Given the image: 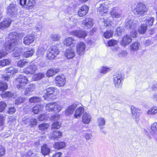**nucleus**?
<instances>
[{
    "label": "nucleus",
    "mask_w": 157,
    "mask_h": 157,
    "mask_svg": "<svg viewBox=\"0 0 157 157\" xmlns=\"http://www.w3.org/2000/svg\"><path fill=\"white\" fill-rule=\"evenodd\" d=\"M44 107L43 105L37 104L33 106L32 109V111L34 114H37L43 110Z\"/></svg>",
    "instance_id": "b1692460"
},
{
    "label": "nucleus",
    "mask_w": 157,
    "mask_h": 157,
    "mask_svg": "<svg viewBox=\"0 0 157 157\" xmlns=\"http://www.w3.org/2000/svg\"><path fill=\"white\" fill-rule=\"evenodd\" d=\"M30 82L28 78L23 75H20L13 82V84L17 88L22 89Z\"/></svg>",
    "instance_id": "f03ea898"
},
{
    "label": "nucleus",
    "mask_w": 157,
    "mask_h": 157,
    "mask_svg": "<svg viewBox=\"0 0 157 157\" xmlns=\"http://www.w3.org/2000/svg\"><path fill=\"white\" fill-rule=\"evenodd\" d=\"M35 37L33 35L29 34L25 36L23 39V43L26 45H29L33 43L34 41Z\"/></svg>",
    "instance_id": "ddd939ff"
},
{
    "label": "nucleus",
    "mask_w": 157,
    "mask_h": 157,
    "mask_svg": "<svg viewBox=\"0 0 157 157\" xmlns=\"http://www.w3.org/2000/svg\"><path fill=\"white\" fill-rule=\"evenodd\" d=\"M11 63V61L8 59H3L0 60V66L3 67L9 65Z\"/></svg>",
    "instance_id": "37998d69"
},
{
    "label": "nucleus",
    "mask_w": 157,
    "mask_h": 157,
    "mask_svg": "<svg viewBox=\"0 0 157 157\" xmlns=\"http://www.w3.org/2000/svg\"><path fill=\"white\" fill-rule=\"evenodd\" d=\"M77 106V105L75 103H73L69 105L65 110V115L68 116L72 115Z\"/></svg>",
    "instance_id": "6ab92c4d"
},
{
    "label": "nucleus",
    "mask_w": 157,
    "mask_h": 157,
    "mask_svg": "<svg viewBox=\"0 0 157 157\" xmlns=\"http://www.w3.org/2000/svg\"><path fill=\"white\" fill-rule=\"evenodd\" d=\"M54 87H50L46 89L44 91L43 97L45 100L48 99L50 96L55 91Z\"/></svg>",
    "instance_id": "dca6fc26"
},
{
    "label": "nucleus",
    "mask_w": 157,
    "mask_h": 157,
    "mask_svg": "<svg viewBox=\"0 0 157 157\" xmlns=\"http://www.w3.org/2000/svg\"><path fill=\"white\" fill-rule=\"evenodd\" d=\"M7 83L5 82L0 81V91L4 92L7 90Z\"/></svg>",
    "instance_id": "c03bdc74"
},
{
    "label": "nucleus",
    "mask_w": 157,
    "mask_h": 157,
    "mask_svg": "<svg viewBox=\"0 0 157 157\" xmlns=\"http://www.w3.org/2000/svg\"><path fill=\"white\" fill-rule=\"evenodd\" d=\"M89 10V7L87 5H84L81 6L78 10V16L79 17H83L85 16L88 14Z\"/></svg>",
    "instance_id": "1a4fd4ad"
},
{
    "label": "nucleus",
    "mask_w": 157,
    "mask_h": 157,
    "mask_svg": "<svg viewBox=\"0 0 157 157\" xmlns=\"http://www.w3.org/2000/svg\"><path fill=\"white\" fill-rule=\"evenodd\" d=\"M36 88V86L34 83H30L25 89L24 94L25 95L29 94L30 92L33 91Z\"/></svg>",
    "instance_id": "cd10ccee"
},
{
    "label": "nucleus",
    "mask_w": 157,
    "mask_h": 157,
    "mask_svg": "<svg viewBox=\"0 0 157 157\" xmlns=\"http://www.w3.org/2000/svg\"><path fill=\"white\" fill-rule=\"evenodd\" d=\"M109 70L110 69L109 68L106 67H103L101 69L100 73H101L105 74L109 72Z\"/></svg>",
    "instance_id": "e2e57ef3"
},
{
    "label": "nucleus",
    "mask_w": 157,
    "mask_h": 157,
    "mask_svg": "<svg viewBox=\"0 0 157 157\" xmlns=\"http://www.w3.org/2000/svg\"><path fill=\"white\" fill-rule=\"evenodd\" d=\"M125 26L126 29H132L136 27V23L133 21L129 19L125 22Z\"/></svg>",
    "instance_id": "a878e982"
},
{
    "label": "nucleus",
    "mask_w": 157,
    "mask_h": 157,
    "mask_svg": "<svg viewBox=\"0 0 157 157\" xmlns=\"http://www.w3.org/2000/svg\"><path fill=\"white\" fill-rule=\"evenodd\" d=\"M27 0H20V5L23 7L26 6Z\"/></svg>",
    "instance_id": "69168bd1"
},
{
    "label": "nucleus",
    "mask_w": 157,
    "mask_h": 157,
    "mask_svg": "<svg viewBox=\"0 0 157 157\" xmlns=\"http://www.w3.org/2000/svg\"><path fill=\"white\" fill-rule=\"evenodd\" d=\"M36 0H28L26 8L30 9L33 8L36 5Z\"/></svg>",
    "instance_id": "a18cd8bd"
},
{
    "label": "nucleus",
    "mask_w": 157,
    "mask_h": 157,
    "mask_svg": "<svg viewBox=\"0 0 157 157\" xmlns=\"http://www.w3.org/2000/svg\"><path fill=\"white\" fill-rule=\"evenodd\" d=\"M44 73L39 72L34 75L33 78L35 81L39 80L44 78Z\"/></svg>",
    "instance_id": "58836bf2"
},
{
    "label": "nucleus",
    "mask_w": 157,
    "mask_h": 157,
    "mask_svg": "<svg viewBox=\"0 0 157 157\" xmlns=\"http://www.w3.org/2000/svg\"><path fill=\"white\" fill-rule=\"evenodd\" d=\"M28 62L24 61L23 60H21L18 61L17 63V65L18 67H22L25 66Z\"/></svg>",
    "instance_id": "13d9d810"
},
{
    "label": "nucleus",
    "mask_w": 157,
    "mask_h": 157,
    "mask_svg": "<svg viewBox=\"0 0 157 157\" xmlns=\"http://www.w3.org/2000/svg\"><path fill=\"white\" fill-rule=\"evenodd\" d=\"M7 107V104L3 101H0V112L4 111Z\"/></svg>",
    "instance_id": "3c124183"
},
{
    "label": "nucleus",
    "mask_w": 157,
    "mask_h": 157,
    "mask_svg": "<svg viewBox=\"0 0 157 157\" xmlns=\"http://www.w3.org/2000/svg\"><path fill=\"white\" fill-rule=\"evenodd\" d=\"M34 51L33 48L29 49L28 50L24 52L23 56L25 58H28L32 56L34 53Z\"/></svg>",
    "instance_id": "473e14b6"
},
{
    "label": "nucleus",
    "mask_w": 157,
    "mask_h": 157,
    "mask_svg": "<svg viewBox=\"0 0 157 157\" xmlns=\"http://www.w3.org/2000/svg\"><path fill=\"white\" fill-rule=\"evenodd\" d=\"M10 68H6L5 70L6 71V73L10 74V75H12L18 72V70L16 69H13L11 70L10 69Z\"/></svg>",
    "instance_id": "09e8293b"
},
{
    "label": "nucleus",
    "mask_w": 157,
    "mask_h": 157,
    "mask_svg": "<svg viewBox=\"0 0 157 157\" xmlns=\"http://www.w3.org/2000/svg\"><path fill=\"white\" fill-rule=\"evenodd\" d=\"M140 46V43L138 42H133L130 46V50L131 51H137L139 49Z\"/></svg>",
    "instance_id": "7c9ffc66"
},
{
    "label": "nucleus",
    "mask_w": 157,
    "mask_h": 157,
    "mask_svg": "<svg viewBox=\"0 0 157 157\" xmlns=\"http://www.w3.org/2000/svg\"><path fill=\"white\" fill-rule=\"evenodd\" d=\"M37 121L36 120L35 118L31 119L29 121V125L31 127H33L37 125Z\"/></svg>",
    "instance_id": "4d7b16f0"
},
{
    "label": "nucleus",
    "mask_w": 157,
    "mask_h": 157,
    "mask_svg": "<svg viewBox=\"0 0 157 157\" xmlns=\"http://www.w3.org/2000/svg\"><path fill=\"white\" fill-rule=\"evenodd\" d=\"M66 146V144L64 141H59L55 142L53 147L56 149L60 150L65 148Z\"/></svg>",
    "instance_id": "bb28decb"
},
{
    "label": "nucleus",
    "mask_w": 157,
    "mask_h": 157,
    "mask_svg": "<svg viewBox=\"0 0 157 157\" xmlns=\"http://www.w3.org/2000/svg\"><path fill=\"white\" fill-rule=\"evenodd\" d=\"M108 6L105 4L102 3L100 5V6L98 8L97 11L99 14L101 15L107 13L109 11V8Z\"/></svg>",
    "instance_id": "aec40b11"
},
{
    "label": "nucleus",
    "mask_w": 157,
    "mask_h": 157,
    "mask_svg": "<svg viewBox=\"0 0 157 157\" xmlns=\"http://www.w3.org/2000/svg\"><path fill=\"white\" fill-rule=\"evenodd\" d=\"M86 47V44L83 42H80L77 44L76 50L78 55L81 56L84 54L85 52Z\"/></svg>",
    "instance_id": "f8f14e48"
},
{
    "label": "nucleus",
    "mask_w": 157,
    "mask_h": 157,
    "mask_svg": "<svg viewBox=\"0 0 157 157\" xmlns=\"http://www.w3.org/2000/svg\"><path fill=\"white\" fill-rule=\"evenodd\" d=\"M63 109V107L56 102H52L46 104L45 109L46 111L50 112H59Z\"/></svg>",
    "instance_id": "39448f33"
},
{
    "label": "nucleus",
    "mask_w": 157,
    "mask_h": 157,
    "mask_svg": "<svg viewBox=\"0 0 157 157\" xmlns=\"http://www.w3.org/2000/svg\"><path fill=\"white\" fill-rule=\"evenodd\" d=\"M49 125L48 123H43L39 125V129L42 131H45L49 127Z\"/></svg>",
    "instance_id": "4c0bfd02"
},
{
    "label": "nucleus",
    "mask_w": 157,
    "mask_h": 157,
    "mask_svg": "<svg viewBox=\"0 0 157 157\" xmlns=\"http://www.w3.org/2000/svg\"><path fill=\"white\" fill-rule=\"evenodd\" d=\"M17 10L15 4H11L7 7V14L10 15H13L17 13Z\"/></svg>",
    "instance_id": "f3484780"
},
{
    "label": "nucleus",
    "mask_w": 157,
    "mask_h": 157,
    "mask_svg": "<svg viewBox=\"0 0 157 157\" xmlns=\"http://www.w3.org/2000/svg\"><path fill=\"white\" fill-rule=\"evenodd\" d=\"M154 20L155 18L152 17H151L148 19H146L145 20V21L146 24V25L149 27L152 26L153 25Z\"/></svg>",
    "instance_id": "49530a36"
},
{
    "label": "nucleus",
    "mask_w": 157,
    "mask_h": 157,
    "mask_svg": "<svg viewBox=\"0 0 157 157\" xmlns=\"http://www.w3.org/2000/svg\"><path fill=\"white\" fill-rule=\"evenodd\" d=\"M6 116L2 114H0V126H2L4 124Z\"/></svg>",
    "instance_id": "bf43d9fd"
},
{
    "label": "nucleus",
    "mask_w": 157,
    "mask_h": 157,
    "mask_svg": "<svg viewBox=\"0 0 157 157\" xmlns=\"http://www.w3.org/2000/svg\"><path fill=\"white\" fill-rule=\"evenodd\" d=\"M117 44V41L114 39H111L109 40L107 43L109 46H114Z\"/></svg>",
    "instance_id": "864d4df0"
},
{
    "label": "nucleus",
    "mask_w": 157,
    "mask_h": 157,
    "mask_svg": "<svg viewBox=\"0 0 157 157\" xmlns=\"http://www.w3.org/2000/svg\"><path fill=\"white\" fill-rule=\"evenodd\" d=\"M60 115L59 114H56L52 115L51 117V120L53 121L58 120L60 118Z\"/></svg>",
    "instance_id": "680f3d73"
},
{
    "label": "nucleus",
    "mask_w": 157,
    "mask_h": 157,
    "mask_svg": "<svg viewBox=\"0 0 157 157\" xmlns=\"http://www.w3.org/2000/svg\"><path fill=\"white\" fill-rule=\"evenodd\" d=\"M51 38L53 41H57L59 40V37L58 35H53L51 36Z\"/></svg>",
    "instance_id": "0e129e2a"
},
{
    "label": "nucleus",
    "mask_w": 157,
    "mask_h": 157,
    "mask_svg": "<svg viewBox=\"0 0 157 157\" xmlns=\"http://www.w3.org/2000/svg\"><path fill=\"white\" fill-rule=\"evenodd\" d=\"M13 94L10 91H6L2 92L0 94L2 98L10 99L11 98Z\"/></svg>",
    "instance_id": "c9c22d12"
},
{
    "label": "nucleus",
    "mask_w": 157,
    "mask_h": 157,
    "mask_svg": "<svg viewBox=\"0 0 157 157\" xmlns=\"http://www.w3.org/2000/svg\"><path fill=\"white\" fill-rule=\"evenodd\" d=\"M98 125L100 126H102L105 124V121L104 118L99 117L98 120Z\"/></svg>",
    "instance_id": "5fc2aeb1"
},
{
    "label": "nucleus",
    "mask_w": 157,
    "mask_h": 157,
    "mask_svg": "<svg viewBox=\"0 0 157 157\" xmlns=\"http://www.w3.org/2000/svg\"><path fill=\"white\" fill-rule=\"evenodd\" d=\"M16 111V109L14 107H9L8 108L7 113L10 114H12Z\"/></svg>",
    "instance_id": "052dcab7"
},
{
    "label": "nucleus",
    "mask_w": 157,
    "mask_h": 157,
    "mask_svg": "<svg viewBox=\"0 0 157 157\" xmlns=\"http://www.w3.org/2000/svg\"><path fill=\"white\" fill-rule=\"evenodd\" d=\"M132 41V40L130 36L126 34L123 37L120 43L122 46L125 47L130 44Z\"/></svg>",
    "instance_id": "4468645a"
},
{
    "label": "nucleus",
    "mask_w": 157,
    "mask_h": 157,
    "mask_svg": "<svg viewBox=\"0 0 157 157\" xmlns=\"http://www.w3.org/2000/svg\"><path fill=\"white\" fill-rule=\"evenodd\" d=\"M62 153L61 152H56L53 155L52 157H61Z\"/></svg>",
    "instance_id": "774afa93"
},
{
    "label": "nucleus",
    "mask_w": 157,
    "mask_h": 157,
    "mask_svg": "<svg viewBox=\"0 0 157 157\" xmlns=\"http://www.w3.org/2000/svg\"><path fill=\"white\" fill-rule=\"evenodd\" d=\"M111 23V21H109L106 20L104 21V25L106 27L111 26H112Z\"/></svg>",
    "instance_id": "338daca9"
},
{
    "label": "nucleus",
    "mask_w": 157,
    "mask_h": 157,
    "mask_svg": "<svg viewBox=\"0 0 157 157\" xmlns=\"http://www.w3.org/2000/svg\"><path fill=\"white\" fill-rule=\"evenodd\" d=\"M132 9V11L136 15L143 16L145 15L147 11L146 5L143 3L139 2Z\"/></svg>",
    "instance_id": "20e7f679"
},
{
    "label": "nucleus",
    "mask_w": 157,
    "mask_h": 157,
    "mask_svg": "<svg viewBox=\"0 0 157 157\" xmlns=\"http://www.w3.org/2000/svg\"><path fill=\"white\" fill-rule=\"evenodd\" d=\"M151 132L157 134V123L155 122L151 125Z\"/></svg>",
    "instance_id": "de8ad7c7"
},
{
    "label": "nucleus",
    "mask_w": 157,
    "mask_h": 157,
    "mask_svg": "<svg viewBox=\"0 0 157 157\" xmlns=\"http://www.w3.org/2000/svg\"><path fill=\"white\" fill-rule=\"evenodd\" d=\"M113 34V31L110 29L107 30L104 33L103 36L106 39H109L112 37Z\"/></svg>",
    "instance_id": "f704fd0d"
},
{
    "label": "nucleus",
    "mask_w": 157,
    "mask_h": 157,
    "mask_svg": "<svg viewBox=\"0 0 157 157\" xmlns=\"http://www.w3.org/2000/svg\"><path fill=\"white\" fill-rule=\"evenodd\" d=\"M75 40L71 37H68L66 38L63 41V43L66 47L72 46H74L75 43Z\"/></svg>",
    "instance_id": "4be33fe9"
},
{
    "label": "nucleus",
    "mask_w": 157,
    "mask_h": 157,
    "mask_svg": "<svg viewBox=\"0 0 157 157\" xmlns=\"http://www.w3.org/2000/svg\"><path fill=\"white\" fill-rule=\"evenodd\" d=\"M123 80L121 73H118L114 75L113 82L115 87H121L122 85V80Z\"/></svg>",
    "instance_id": "6e6552de"
},
{
    "label": "nucleus",
    "mask_w": 157,
    "mask_h": 157,
    "mask_svg": "<svg viewBox=\"0 0 157 157\" xmlns=\"http://www.w3.org/2000/svg\"><path fill=\"white\" fill-rule=\"evenodd\" d=\"M82 24L85 26L90 28L92 25V19L89 17H86L83 20Z\"/></svg>",
    "instance_id": "c756f323"
},
{
    "label": "nucleus",
    "mask_w": 157,
    "mask_h": 157,
    "mask_svg": "<svg viewBox=\"0 0 157 157\" xmlns=\"http://www.w3.org/2000/svg\"><path fill=\"white\" fill-rule=\"evenodd\" d=\"M54 81L57 86L59 87L63 86L66 82L65 76L63 74L57 75L55 77Z\"/></svg>",
    "instance_id": "423d86ee"
},
{
    "label": "nucleus",
    "mask_w": 157,
    "mask_h": 157,
    "mask_svg": "<svg viewBox=\"0 0 157 157\" xmlns=\"http://www.w3.org/2000/svg\"><path fill=\"white\" fill-rule=\"evenodd\" d=\"M130 109L132 115L134 117L136 121H138L141 114L142 113L141 110L133 106H131Z\"/></svg>",
    "instance_id": "9d476101"
},
{
    "label": "nucleus",
    "mask_w": 157,
    "mask_h": 157,
    "mask_svg": "<svg viewBox=\"0 0 157 157\" xmlns=\"http://www.w3.org/2000/svg\"><path fill=\"white\" fill-rule=\"evenodd\" d=\"M147 29V27L146 25L142 24L138 28V32L140 34H144L146 32Z\"/></svg>",
    "instance_id": "72a5a7b5"
},
{
    "label": "nucleus",
    "mask_w": 157,
    "mask_h": 157,
    "mask_svg": "<svg viewBox=\"0 0 157 157\" xmlns=\"http://www.w3.org/2000/svg\"><path fill=\"white\" fill-rule=\"evenodd\" d=\"M75 51L71 48L67 49L64 53V56L65 58L68 59H72L75 56Z\"/></svg>",
    "instance_id": "412c9836"
},
{
    "label": "nucleus",
    "mask_w": 157,
    "mask_h": 157,
    "mask_svg": "<svg viewBox=\"0 0 157 157\" xmlns=\"http://www.w3.org/2000/svg\"><path fill=\"white\" fill-rule=\"evenodd\" d=\"M59 53L60 50L58 46L56 44L52 45L47 50L46 57L49 60H52L55 59Z\"/></svg>",
    "instance_id": "7ed1b4c3"
},
{
    "label": "nucleus",
    "mask_w": 157,
    "mask_h": 157,
    "mask_svg": "<svg viewBox=\"0 0 157 157\" xmlns=\"http://www.w3.org/2000/svg\"><path fill=\"white\" fill-rule=\"evenodd\" d=\"M157 113V107L155 106L151 107L148 110L147 113L148 115H153Z\"/></svg>",
    "instance_id": "a19ab883"
},
{
    "label": "nucleus",
    "mask_w": 157,
    "mask_h": 157,
    "mask_svg": "<svg viewBox=\"0 0 157 157\" xmlns=\"http://www.w3.org/2000/svg\"><path fill=\"white\" fill-rule=\"evenodd\" d=\"M61 123L59 121H54L52 124L51 129H58L61 127Z\"/></svg>",
    "instance_id": "79ce46f5"
},
{
    "label": "nucleus",
    "mask_w": 157,
    "mask_h": 157,
    "mask_svg": "<svg viewBox=\"0 0 157 157\" xmlns=\"http://www.w3.org/2000/svg\"><path fill=\"white\" fill-rule=\"evenodd\" d=\"M84 112V109L82 107H79L76 109L74 114V117L75 118H78L80 117L82 114Z\"/></svg>",
    "instance_id": "c85d7f7f"
},
{
    "label": "nucleus",
    "mask_w": 157,
    "mask_h": 157,
    "mask_svg": "<svg viewBox=\"0 0 157 157\" xmlns=\"http://www.w3.org/2000/svg\"><path fill=\"white\" fill-rule=\"evenodd\" d=\"M91 120L90 115L86 113H84L82 116V121L84 124H89Z\"/></svg>",
    "instance_id": "2f4dec72"
},
{
    "label": "nucleus",
    "mask_w": 157,
    "mask_h": 157,
    "mask_svg": "<svg viewBox=\"0 0 157 157\" xmlns=\"http://www.w3.org/2000/svg\"><path fill=\"white\" fill-rule=\"evenodd\" d=\"M37 70V66L34 63H31L30 65L23 69V71L26 74L34 73Z\"/></svg>",
    "instance_id": "9b49d317"
},
{
    "label": "nucleus",
    "mask_w": 157,
    "mask_h": 157,
    "mask_svg": "<svg viewBox=\"0 0 157 157\" xmlns=\"http://www.w3.org/2000/svg\"><path fill=\"white\" fill-rule=\"evenodd\" d=\"M12 21L9 18H4L0 23V29L3 30L10 27Z\"/></svg>",
    "instance_id": "a211bd4d"
},
{
    "label": "nucleus",
    "mask_w": 157,
    "mask_h": 157,
    "mask_svg": "<svg viewBox=\"0 0 157 157\" xmlns=\"http://www.w3.org/2000/svg\"><path fill=\"white\" fill-rule=\"evenodd\" d=\"M19 37V34L17 32H12L8 35V38L9 39L6 42L5 46L6 50H9L13 48L17 44V40Z\"/></svg>",
    "instance_id": "f257e3e1"
},
{
    "label": "nucleus",
    "mask_w": 157,
    "mask_h": 157,
    "mask_svg": "<svg viewBox=\"0 0 157 157\" xmlns=\"http://www.w3.org/2000/svg\"><path fill=\"white\" fill-rule=\"evenodd\" d=\"M63 133L60 131L55 130L51 133V138L53 140H58L61 138L63 136Z\"/></svg>",
    "instance_id": "5701e85b"
},
{
    "label": "nucleus",
    "mask_w": 157,
    "mask_h": 157,
    "mask_svg": "<svg viewBox=\"0 0 157 157\" xmlns=\"http://www.w3.org/2000/svg\"><path fill=\"white\" fill-rule=\"evenodd\" d=\"M69 34L70 35L76 36L79 38L85 39L88 35L87 33L82 30H74L70 31Z\"/></svg>",
    "instance_id": "0eeeda50"
},
{
    "label": "nucleus",
    "mask_w": 157,
    "mask_h": 157,
    "mask_svg": "<svg viewBox=\"0 0 157 157\" xmlns=\"http://www.w3.org/2000/svg\"><path fill=\"white\" fill-rule=\"evenodd\" d=\"M51 152L50 148L45 144H43L41 147V153L44 156L49 155Z\"/></svg>",
    "instance_id": "393cba45"
},
{
    "label": "nucleus",
    "mask_w": 157,
    "mask_h": 157,
    "mask_svg": "<svg viewBox=\"0 0 157 157\" xmlns=\"http://www.w3.org/2000/svg\"><path fill=\"white\" fill-rule=\"evenodd\" d=\"M59 72L60 70L59 68L51 67L47 70L46 75L47 77H50L55 75Z\"/></svg>",
    "instance_id": "2eb2a0df"
},
{
    "label": "nucleus",
    "mask_w": 157,
    "mask_h": 157,
    "mask_svg": "<svg viewBox=\"0 0 157 157\" xmlns=\"http://www.w3.org/2000/svg\"><path fill=\"white\" fill-rule=\"evenodd\" d=\"M25 101V98L22 97L18 98L15 101V103L17 105H19L21 103L24 102Z\"/></svg>",
    "instance_id": "603ef678"
},
{
    "label": "nucleus",
    "mask_w": 157,
    "mask_h": 157,
    "mask_svg": "<svg viewBox=\"0 0 157 157\" xmlns=\"http://www.w3.org/2000/svg\"><path fill=\"white\" fill-rule=\"evenodd\" d=\"M6 150L4 147L0 145V157L4 156L6 154Z\"/></svg>",
    "instance_id": "6e6d98bb"
},
{
    "label": "nucleus",
    "mask_w": 157,
    "mask_h": 157,
    "mask_svg": "<svg viewBox=\"0 0 157 157\" xmlns=\"http://www.w3.org/2000/svg\"><path fill=\"white\" fill-rule=\"evenodd\" d=\"M110 14L113 18H119L120 17V14L118 13L117 12L115 7L112 8L110 12Z\"/></svg>",
    "instance_id": "ea45409f"
},
{
    "label": "nucleus",
    "mask_w": 157,
    "mask_h": 157,
    "mask_svg": "<svg viewBox=\"0 0 157 157\" xmlns=\"http://www.w3.org/2000/svg\"><path fill=\"white\" fill-rule=\"evenodd\" d=\"M37 118L39 121H43L47 120L48 118V117L46 114L43 113L40 114L38 117Z\"/></svg>",
    "instance_id": "8fccbe9b"
},
{
    "label": "nucleus",
    "mask_w": 157,
    "mask_h": 157,
    "mask_svg": "<svg viewBox=\"0 0 157 157\" xmlns=\"http://www.w3.org/2000/svg\"><path fill=\"white\" fill-rule=\"evenodd\" d=\"M40 98L39 97L33 96L30 98L29 99V101L30 103H36L40 101Z\"/></svg>",
    "instance_id": "e433bc0d"
}]
</instances>
